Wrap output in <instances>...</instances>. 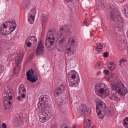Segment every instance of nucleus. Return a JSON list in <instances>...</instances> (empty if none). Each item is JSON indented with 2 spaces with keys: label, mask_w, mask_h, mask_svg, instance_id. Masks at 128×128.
I'll use <instances>...</instances> for the list:
<instances>
[{
  "label": "nucleus",
  "mask_w": 128,
  "mask_h": 128,
  "mask_svg": "<svg viewBox=\"0 0 128 128\" xmlns=\"http://www.w3.org/2000/svg\"><path fill=\"white\" fill-rule=\"evenodd\" d=\"M37 106V111L38 112L39 114H40L39 115L40 122H46L52 118V114L48 110V108H52V104L48 96H40Z\"/></svg>",
  "instance_id": "1"
},
{
  "label": "nucleus",
  "mask_w": 128,
  "mask_h": 128,
  "mask_svg": "<svg viewBox=\"0 0 128 128\" xmlns=\"http://www.w3.org/2000/svg\"><path fill=\"white\" fill-rule=\"evenodd\" d=\"M110 10V19L113 22H116L114 24L116 30H118V32H120V30H122V26H124V20H122V18L118 14V10L114 8V6H113Z\"/></svg>",
  "instance_id": "2"
},
{
  "label": "nucleus",
  "mask_w": 128,
  "mask_h": 128,
  "mask_svg": "<svg viewBox=\"0 0 128 128\" xmlns=\"http://www.w3.org/2000/svg\"><path fill=\"white\" fill-rule=\"evenodd\" d=\"M96 102V110L99 118H104L106 114V104L101 100L97 99Z\"/></svg>",
  "instance_id": "3"
},
{
  "label": "nucleus",
  "mask_w": 128,
  "mask_h": 128,
  "mask_svg": "<svg viewBox=\"0 0 128 128\" xmlns=\"http://www.w3.org/2000/svg\"><path fill=\"white\" fill-rule=\"evenodd\" d=\"M68 80L70 86L76 88L80 84V77L74 70L70 71L68 73Z\"/></svg>",
  "instance_id": "4"
},
{
  "label": "nucleus",
  "mask_w": 128,
  "mask_h": 128,
  "mask_svg": "<svg viewBox=\"0 0 128 128\" xmlns=\"http://www.w3.org/2000/svg\"><path fill=\"white\" fill-rule=\"evenodd\" d=\"M94 90L98 96L100 94H105V96H108L110 92V90L108 89V86L104 84H96L94 87Z\"/></svg>",
  "instance_id": "5"
},
{
  "label": "nucleus",
  "mask_w": 128,
  "mask_h": 128,
  "mask_svg": "<svg viewBox=\"0 0 128 128\" xmlns=\"http://www.w3.org/2000/svg\"><path fill=\"white\" fill-rule=\"evenodd\" d=\"M46 38L45 44L48 48H50L54 46V40H56V36L52 30H48L47 33Z\"/></svg>",
  "instance_id": "6"
},
{
  "label": "nucleus",
  "mask_w": 128,
  "mask_h": 128,
  "mask_svg": "<svg viewBox=\"0 0 128 128\" xmlns=\"http://www.w3.org/2000/svg\"><path fill=\"white\" fill-rule=\"evenodd\" d=\"M76 40L72 38L68 40V42L66 44V50L68 54H74L76 52Z\"/></svg>",
  "instance_id": "7"
},
{
  "label": "nucleus",
  "mask_w": 128,
  "mask_h": 128,
  "mask_svg": "<svg viewBox=\"0 0 128 128\" xmlns=\"http://www.w3.org/2000/svg\"><path fill=\"white\" fill-rule=\"evenodd\" d=\"M56 36L60 44H62L66 40V32L64 31V28L60 30V33L56 32Z\"/></svg>",
  "instance_id": "8"
},
{
  "label": "nucleus",
  "mask_w": 128,
  "mask_h": 128,
  "mask_svg": "<svg viewBox=\"0 0 128 128\" xmlns=\"http://www.w3.org/2000/svg\"><path fill=\"white\" fill-rule=\"evenodd\" d=\"M26 78L30 82H36L38 80V76L34 75V70L31 69L26 73Z\"/></svg>",
  "instance_id": "9"
},
{
  "label": "nucleus",
  "mask_w": 128,
  "mask_h": 128,
  "mask_svg": "<svg viewBox=\"0 0 128 128\" xmlns=\"http://www.w3.org/2000/svg\"><path fill=\"white\" fill-rule=\"evenodd\" d=\"M44 44L42 40H40L39 42L36 50V55L40 56L44 54Z\"/></svg>",
  "instance_id": "10"
},
{
  "label": "nucleus",
  "mask_w": 128,
  "mask_h": 128,
  "mask_svg": "<svg viewBox=\"0 0 128 128\" xmlns=\"http://www.w3.org/2000/svg\"><path fill=\"white\" fill-rule=\"evenodd\" d=\"M64 90H66V86L62 84L59 87L57 88L54 92V96H60Z\"/></svg>",
  "instance_id": "11"
},
{
  "label": "nucleus",
  "mask_w": 128,
  "mask_h": 128,
  "mask_svg": "<svg viewBox=\"0 0 128 128\" xmlns=\"http://www.w3.org/2000/svg\"><path fill=\"white\" fill-rule=\"evenodd\" d=\"M117 92L122 96H124L128 94V89L124 86V84H122L118 86Z\"/></svg>",
  "instance_id": "12"
},
{
  "label": "nucleus",
  "mask_w": 128,
  "mask_h": 128,
  "mask_svg": "<svg viewBox=\"0 0 128 128\" xmlns=\"http://www.w3.org/2000/svg\"><path fill=\"white\" fill-rule=\"evenodd\" d=\"M6 28H8V23H4L3 26L0 28V33L3 36V38H8L6 34Z\"/></svg>",
  "instance_id": "13"
},
{
  "label": "nucleus",
  "mask_w": 128,
  "mask_h": 128,
  "mask_svg": "<svg viewBox=\"0 0 128 128\" xmlns=\"http://www.w3.org/2000/svg\"><path fill=\"white\" fill-rule=\"evenodd\" d=\"M24 54L22 52H20L18 56L15 58V63L16 66H20L18 64H21L22 58H24Z\"/></svg>",
  "instance_id": "14"
},
{
  "label": "nucleus",
  "mask_w": 128,
  "mask_h": 128,
  "mask_svg": "<svg viewBox=\"0 0 128 128\" xmlns=\"http://www.w3.org/2000/svg\"><path fill=\"white\" fill-rule=\"evenodd\" d=\"M22 117L20 116H16L14 121V124L16 126H20L22 124Z\"/></svg>",
  "instance_id": "15"
},
{
  "label": "nucleus",
  "mask_w": 128,
  "mask_h": 128,
  "mask_svg": "<svg viewBox=\"0 0 128 128\" xmlns=\"http://www.w3.org/2000/svg\"><path fill=\"white\" fill-rule=\"evenodd\" d=\"M18 90L20 94H22V98H26V90L24 88V86L22 84L20 85Z\"/></svg>",
  "instance_id": "16"
},
{
  "label": "nucleus",
  "mask_w": 128,
  "mask_h": 128,
  "mask_svg": "<svg viewBox=\"0 0 128 128\" xmlns=\"http://www.w3.org/2000/svg\"><path fill=\"white\" fill-rule=\"evenodd\" d=\"M30 4V0H23L22 3V6L24 10H26Z\"/></svg>",
  "instance_id": "17"
},
{
  "label": "nucleus",
  "mask_w": 128,
  "mask_h": 128,
  "mask_svg": "<svg viewBox=\"0 0 128 128\" xmlns=\"http://www.w3.org/2000/svg\"><path fill=\"white\" fill-rule=\"evenodd\" d=\"M5 23H7V27L8 26H10V28H12V32H14L16 28V23L15 22H5Z\"/></svg>",
  "instance_id": "18"
},
{
  "label": "nucleus",
  "mask_w": 128,
  "mask_h": 128,
  "mask_svg": "<svg viewBox=\"0 0 128 128\" xmlns=\"http://www.w3.org/2000/svg\"><path fill=\"white\" fill-rule=\"evenodd\" d=\"M6 94L8 96V102H10L12 100V96H14V91L12 89H10L6 90Z\"/></svg>",
  "instance_id": "19"
},
{
  "label": "nucleus",
  "mask_w": 128,
  "mask_h": 128,
  "mask_svg": "<svg viewBox=\"0 0 128 128\" xmlns=\"http://www.w3.org/2000/svg\"><path fill=\"white\" fill-rule=\"evenodd\" d=\"M122 14H124L126 16V18H128V4L124 5L122 8Z\"/></svg>",
  "instance_id": "20"
},
{
  "label": "nucleus",
  "mask_w": 128,
  "mask_h": 128,
  "mask_svg": "<svg viewBox=\"0 0 128 128\" xmlns=\"http://www.w3.org/2000/svg\"><path fill=\"white\" fill-rule=\"evenodd\" d=\"M28 40H30V42H32V44H36V42H38V40L36 39V37L34 36H30L29 38H28Z\"/></svg>",
  "instance_id": "21"
},
{
  "label": "nucleus",
  "mask_w": 128,
  "mask_h": 128,
  "mask_svg": "<svg viewBox=\"0 0 128 128\" xmlns=\"http://www.w3.org/2000/svg\"><path fill=\"white\" fill-rule=\"evenodd\" d=\"M90 120L88 119L84 120V128H90V124H91Z\"/></svg>",
  "instance_id": "22"
},
{
  "label": "nucleus",
  "mask_w": 128,
  "mask_h": 128,
  "mask_svg": "<svg viewBox=\"0 0 128 128\" xmlns=\"http://www.w3.org/2000/svg\"><path fill=\"white\" fill-rule=\"evenodd\" d=\"M4 106L5 108L4 110H8L12 106V102L8 101L6 102V101L4 102Z\"/></svg>",
  "instance_id": "23"
},
{
  "label": "nucleus",
  "mask_w": 128,
  "mask_h": 128,
  "mask_svg": "<svg viewBox=\"0 0 128 128\" xmlns=\"http://www.w3.org/2000/svg\"><path fill=\"white\" fill-rule=\"evenodd\" d=\"M20 65L16 64L14 68V74H20Z\"/></svg>",
  "instance_id": "24"
},
{
  "label": "nucleus",
  "mask_w": 128,
  "mask_h": 128,
  "mask_svg": "<svg viewBox=\"0 0 128 128\" xmlns=\"http://www.w3.org/2000/svg\"><path fill=\"white\" fill-rule=\"evenodd\" d=\"M110 98L112 100H114L115 102H118V95L116 94H113L111 96H110Z\"/></svg>",
  "instance_id": "25"
},
{
  "label": "nucleus",
  "mask_w": 128,
  "mask_h": 128,
  "mask_svg": "<svg viewBox=\"0 0 128 128\" xmlns=\"http://www.w3.org/2000/svg\"><path fill=\"white\" fill-rule=\"evenodd\" d=\"M118 84H114L111 85V88L112 90H116L118 92Z\"/></svg>",
  "instance_id": "26"
},
{
  "label": "nucleus",
  "mask_w": 128,
  "mask_h": 128,
  "mask_svg": "<svg viewBox=\"0 0 128 128\" xmlns=\"http://www.w3.org/2000/svg\"><path fill=\"white\" fill-rule=\"evenodd\" d=\"M104 48V46L102 44H99V45H97V48H96V50L98 52H102V49Z\"/></svg>",
  "instance_id": "27"
},
{
  "label": "nucleus",
  "mask_w": 128,
  "mask_h": 128,
  "mask_svg": "<svg viewBox=\"0 0 128 128\" xmlns=\"http://www.w3.org/2000/svg\"><path fill=\"white\" fill-rule=\"evenodd\" d=\"M34 18H36L34 16H28V20L30 24H32L34 22Z\"/></svg>",
  "instance_id": "28"
},
{
  "label": "nucleus",
  "mask_w": 128,
  "mask_h": 128,
  "mask_svg": "<svg viewBox=\"0 0 128 128\" xmlns=\"http://www.w3.org/2000/svg\"><path fill=\"white\" fill-rule=\"evenodd\" d=\"M36 9L34 8H32L30 14V16H36Z\"/></svg>",
  "instance_id": "29"
},
{
  "label": "nucleus",
  "mask_w": 128,
  "mask_h": 128,
  "mask_svg": "<svg viewBox=\"0 0 128 128\" xmlns=\"http://www.w3.org/2000/svg\"><path fill=\"white\" fill-rule=\"evenodd\" d=\"M108 68L110 70H114L116 68V64L114 63L110 62L109 64Z\"/></svg>",
  "instance_id": "30"
},
{
  "label": "nucleus",
  "mask_w": 128,
  "mask_h": 128,
  "mask_svg": "<svg viewBox=\"0 0 128 128\" xmlns=\"http://www.w3.org/2000/svg\"><path fill=\"white\" fill-rule=\"evenodd\" d=\"M124 128H128V117L124 118Z\"/></svg>",
  "instance_id": "31"
},
{
  "label": "nucleus",
  "mask_w": 128,
  "mask_h": 128,
  "mask_svg": "<svg viewBox=\"0 0 128 128\" xmlns=\"http://www.w3.org/2000/svg\"><path fill=\"white\" fill-rule=\"evenodd\" d=\"M32 43L30 42L29 40H28V39H26V40L25 43V46H26L28 48H30L32 46Z\"/></svg>",
  "instance_id": "32"
},
{
  "label": "nucleus",
  "mask_w": 128,
  "mask_h": 128,
  "mask_svg": "<svg viewBox=\"0 0 128 128\" xmlns=\"http://www.w3.org/2000/svg\"><path fill=\"white\" fill-rule=\"evenodd\" d=\"M4 70V66L2 65H0V76H2Z\"/></svg>",
  "instance_id": "33"
},
{
  "label": "nucleus",
  "mask_w": 128,
  "mask_h": 128,
  "mask_svg": "<svg viewBox=\"0 0 128 128\" xmlns=\"http://www.w3.org/2000/svg\"><path fill=\"white\" fill-rule=\"evenodd\" d=\"M102 66V62H98L96 66H95V68H96L97 70H98L100 68V67Z\"/></svg>",
  "instance_id": "34"
},
{
  "label": "nucleus",
  "mask_w": 128,
  "mask_h": 128,
  "mask_svg": "<svg viewBox=\"0 0 128 128\" xmlns=\"http://www.w3.org/2000/svg\"><path fill=\"white\" fill-rule=\"evenodd\" d=\"M8 62H10L12 61V55L8 56L7 59Z\"/></svg>",
  "instance_id": "35"
},
{
  "label": "nucleus",
  "mask_w": 128,
  "mask_h": 128,
  "mask_svg": "<svg viewBox=\"0 0 128 128\" xmlns=\"http://www.w3.org/2000/svg\"><path fill=\"white\" fill-rule=\"evenodd\" d=\"M60 128H72V127L68 126V125H67L66 124H63Z\"/></svg>",
  "instance_id": "36"
},
{
  "label": "nucleus",
  "mask_w": 128,
  "mask_h": 128,
  "mask_svg": "<svg viewBox=\"0 0 128 128\" xmlns=\"http://www.w3.org/2000/svg\"><path fill=\"white\" fill-rule=\"evenodd\" d=\"M8 96H4V102H8Z\"/></svg>",
  "instance_id": "37"
},
{
  "label": "nucleus",
  "mask_w": 128,
  "mask_h": 128,
  "mask_svg": "<svg viewBox=\"0 0 128 128\" xmlns=\"http://www.w3.org/2000/svg\"><path fill=\"white\" fill-rule=\"evenodd\" d=\"M103 56H104V58H108V52H105L103 54Z\"/></svg>",
  "instance_id": "38"
},
{
  "label": "nucleus",
  "mask_w": 128,
  "mask_h": 128,
  "mask_svg": "<svg viewBox=\"0 0 128 128\" xmlns=\"http://www.w3.org/2000/svg\"><path fill=\"white\" fill-rule=\"evenodd\" d=\"M2 128H8L6 124V123H2Z\"/></svg>",
  "instance_id": "39"
},
{
  "label": "nucleus",
  "mask_w": 128,
  "mask_h": 128,
  "mask_svg": "<svg viewBox=\"0 0 128 128\" xmlns=\"http://www.w3.org/2000/svg\"><path fill=\"white\" fill-rule=\"evenodd\" d=\"M126 62V60H124L123 59H121L120 61V64H122V62Z\"/></svg>",
  "instance_id": "40"
},
{
  "label": "nucleus",
  "mask_w": 128,
  "mask_h": 128,
  "mask_svg": "<svg viewBox=\"0 0 128 128\" xmlns=\"http://www.w3.org/2000/svg\"><path fill=\"white\" fill-rule=\"evenodd\" d=\"M108 72H109L108 70H104V74H108Z\"/></svg>",
  "instance_id": "41"
},
{
  "label": "nucleus",
  "mask_w": 128,
  "mask_h": 128,
  "mask_svg": "<svg viewBox=\"0 0 128 128\" xmlns=\"http://www.w3.org/2000/svg\"><path fill=\"white\" fill-rule=\"evenodd\" d=\"M124 2V0H116V2L118 4H120Z\"/></svg>",
  "instance_id": "42"
},
{
  "label": "nucleus",
  "mask_w": 128,
  "mask_h": 128,
  "mask_svg": "<svg viewBox=\"0 0 128 128\" xmlns=\"http://www.w3.org/2000/svg\"><path fill=\"white\" fill-rule=\"evenodd\" d=\"M66 2H72L74 0H64Z\"/></svg>",
  "instance_id": "43"
},
{
  "label": "nucleus",
  "mask_w": 128,
  "mask_h": 128,
  "mask_svg": "<svg viewBox=\"0 0 128 128\" xmlns=\"http://www.w3.org/2000/svg\"><path fill=\"white\" fill-rule=\"evenodd\" d=\"M88 23V22L86 20H84V22H83V24H86Z\"/></svg>",
  "instance_id": "44"
},
{
  "label": "nucleus",
  "mask_w": 128,
  "mask_h": 128,
  "mask_svg": "<svg viewBox=\"0 0 128 128\" xmlns=\"http://www.w3.org/2000/svg\"><path fill=\"white\" fill-rule=\"evenodd\" d=\"M22 98V95L20 96H19L17 98L18 100H20Z\"/></svg>",
  "instance_id": "45"
},
{
  "label": "nucleus",
  "mask_w": 128,
  "mask_h": 128,
  "mask_svg": "<svg viewBox=\"0 0 128 128\" xmlns=\"http://www.w3.org/2000/svg\"><path fill=\"white\" fill-rule=\"evenodd\" d=\"M46 18H43L44 22H46Z\"/></svg>",
  "instance_id": "46"
},
{
  "label": "nucleus",
  "mask_w": 128,
  "mask_h": 128,
  "mask_svg": "<svg viewBox=\"0 0 128 128\" xmlns=\"http://www.w3.org/2000/svg\"><path fill=\"white\" fill-rule=\"evenodd\" d=\"M52 128H57L56 126H52Z\"/></svg>",
  "instance_id": "47"
},
{
  "label": "nucleus",
  "mask_w": 128,
  "mask_h": 128,
  "mask_svg": "<svg viewBox=\"0 0 128 128\" xmlns=\"http://www.w3.org/2000/svg\"><path fill=\"white\" fill-rule=\"evenodd\" d=\"M82 112H86V110H82Z\"/></svg>",
  "instance_id": "48"
},
{
  "label": "nucleus",
  "mask_w": 128,
  "mask_h": 128,
  "mask_svg": "<svg viewBox=\"0 0 128 128\" xmlns=\"http://www.w3.org/2000/svg\"><path fill=\"white\" fill-rule=\"evenodd\" d=\"M97 74H100V72H98Z\"/></svg>",
  "instance_id": "49"
},
{
  "label": "nucleus",
  "mask_w": 128,
  "mask_h": 128,
  "mask_svg": "<svg viewBox=\"0 0 128 128\" xmlns=\"http://www.w3.org/2000/svg\"><path fill=\"white\" fill-rule=\"evenodd\" d=\"M104 4H102V6H104Z\"/></svg>",
  "instance_id": "50"
},
{
  "label": "nucleus",
  "mask_w": 128,
  "mask_h": 128,
  "mask_svg": "<svg viewBox=\"0 0 128 128\" xmlns=\"http://www.w3.org/2000/svg\"><path fill=\"white\" fill-rule=\"evenodd\" d=\"M72 128H76V127L74 126Z\"/></svg>",
  "instance_id": "51"
},
{
  "label": "nucleus",
  "mask_w": 128,
  "mask_h": 128,
  "mask_svg": "<svg viewBox=\"0 0 128 128\" xmlns=\"http://www.w3.org/2000/svg\"><path fill=\"white\" fill-rule=\"evenodd\" d=\"M5 40H7V39L6 38V39H5Z\"/></svg>",
  "instance_id": "52"
}]
</instances>
